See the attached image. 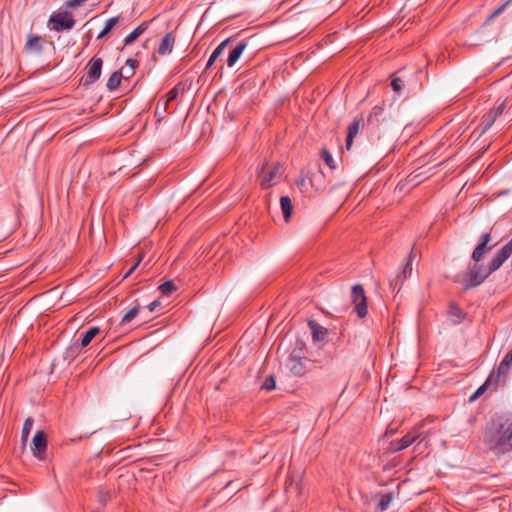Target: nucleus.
Listing matches in <instances>:
<instances>
[{
    "mask_svg": "<svg viewBox=\"0 0 512 512\" xmlns=\"http://www.w3.org/2000/svg\"><path fill=\"white\" fill-rule=\"evenodd\" d=\"M507 4H508V2L502 4L497 9H495L492 13H490L489 16L485 20V25L490 24L495 17H498L504 11Z\"/></svg>",
    "mask_w": 512,
    "mask_h": 512,
    "instance_id": "nucleus-33",
    "label": "nucleus"
},
{
    "mask_svg": "<svg viewBox=\"0 0 512 512\" xmlns=\"http://www.w3.org/2000/svg\"><path fill=\"white\" fill-rule=\"evenodd\" d=\"M384 112V105H376L370 111L367 122L368 124H378Z\"/></svg>",
    "mask_w": 512,
    "mask_h": 512,
    "instance_id": "nucleus-21",
    "label": "nucleus"
},
{
    "mask_svg": "<svg viewBox=\"0 0 512 512\" xmlns=\"http://www.w3.org/2000/svg\"><path fill=\"white\" fill-rule=\"evenodd\" d=\"M118 22H119L118 17H112V18L108 19L105 23L103 30L100 32V34L98 35L97 38L101 39V38L105 37L117 25Z\"/></svg>",
    "mask_w": 512,
    "mask_h": 512,
    "instance_id": "nucleus-27",
    "label": "nucleus"
},
{
    "mask_svg": "<svg viewBox=\"0 0 512 512\" xmlns=\"http://www.w3.org/2000/svg\"><path fill=\"white\" fill-rule=\"evenodd\" d=\"M47 450V435L44 431H37L32 440V453L39 460H45Z\"/></svg>",
    "mask_w": 512,
    "mask_h": 512,
    "instance_id": "nucleus-8",
    "label": "nucleus"
},
{
    "mask_svg": "<svg viewBox=\"0 0 512 512\" xmlns=\"http://www.w3.org/2000/svg\"><path fill=\"white\" fill-rule=\"evenodd\" d=\"M419 437L416 433H408L400 440H395L390 443V450L392 452L401 451L409 447Z\"/></svg>",
    "mask_w": 512,
    "mask_h": 512,
    "instance_id": "nucleus-12",
    "label": "nucleus"
},
{
    "mask_svg": "<svg viewBox=\"0 0 512 512\" xmlns=\"http://www.w3.org/2000/svg\"><path fill=\"white\" fill-rule=\"evenodd\" d=\"M472 258L475 261L473 267L468 269L460 279V282L463 284L464 289H470L480 284L479 274L480 267L478 266V262L480 261V243L475 247Z\"/></svg>",
    "mask_w": 512,
    "mask_h": 512,
    "instance_id": "nucleus-2",
    "label": "nucleus"
},
{
    "mask_svg": "<svg viewBox=\"0 0 512 512\" xmlns=\"http://www.w3.org/2000/svg\"><path fill=\"white\" fill-rule=\"evenodd\" d=\"M323 158H324V161L326 162V164L329 167H331V168L334 167V165H333V163H334L333 157H332V155L330 153H328V151H326V150L323 151Z\"/></svg>",
    "mask_w": 512,
    "mask_h": 512,
    "instance_id": "nucleus-36",
    "label": "nucleus"
},
{
    "mask_svg": "<svg viewBox=\"0 0 512 512\" xmlns=\"http://www.w3.org/2000/svg\"><path fill=\"white\" fill-rule=\"evenodd\" d=\"M275 385H276L275 378H274V376L270 375L264 380V382L262 384V388L267 391H270L275 388Z\"/></svg>",
    "mask_w": 512,
    "mask_h": 512,
    "instance_id": "nucleus-34",
    "label": "nucleus"
},
{
    "mask_svg": "<svg viewBox=\"0 0 512 512\" xmlns=\"http://www.w3.org/2000/svg\"><path fill=\"white\" fill-rule=\"evenodd\" d=\"M392 498L393 497H392L391 493L383 494L381 496V498H380L379 503H378L379 510L385 511L389 507V505H390V503L392 501Z\"/></svg>",
    "mask_w": 512,
    "mask_h": 512,
    "instance_id": "nucleus-31",
    "label": "nucleus"
},
{
    "mask_svg": "<svg viewBox=\"0 0 512 512\" xmlns=\"http://www.w3.org/2000/svg\"><path fill=\"white\" fill-rule=\"evenodd\" d=\"M33 423H34V421L31 417H29L25 420L23 429H22V441L23 442H26L28 440L29 434L33 427Z\"/></svg>",
    "mask_w": 512,
    "mask_h": 512,
    "instance_id": "nucleus-29",
    "label": "nucleus"
},
{
    "mask_svg": "<svg viewBox=\"0 0 512 512\" xmlns=\"http://www.w3.org/2000/svg\"><path fill=\"white\" fill-rule=\"evenodd\" d=\"M281 209L286 222L290 220L293 206L291 199L288 196H282L280 199Z\"/></svg>",
    "mask_w": 512,
    "mask_h": 512,
    "instance_id": "nucleus-22",
    "label": "nucleus"
},
{
    "mask_svg": "<svg viewBox=\"0 0 512 512\" xmlns=\"http://www.w3.org/2000/svg\"><path fill=\"white\" fill-rule=\"evenodd\" d=\"M177 287L173 281H166L159 286V290L163 295H170L176 291Z\"/></svg>",
    "mask_w": 512,
    "mask_h": 512,
    "instance_id": "nucleus-30",
    "label": "nucleus"
},
{
    "mask_svg": "<svg viewBox=\"0 0 512 512\" xmlns=\"http://www.w3.org/2000/svg\"><path fill=\"white\" fill-rule=\"evenodd\" d=\"M183 88L180 87V85H176L173 87L166 95L165 99L163 100V109L166 110L168 103L171 101H174L179 96L180 91H182Z\"/></svg>",
    "mask_w": 512,
    "mask_h": 512,
    "instance_id": "nucleus-25",
    "label": "nucleus"
},
{
    "mask_svg": "<svg viewBox=\"0 0 512 512\" xmlns=\"http://www.w3.org/2000/svg\"><path fill=\"white\" fill-rule=\"evenodd\" d=\"M505 381V377L499 374L497 371H492L487 377L484 383H482V394L487 390H496L502 382Z\"/></svg>",
    "mask_w": 512,
    "mask_h": 512,
    "instance_id": "nucleus-13",
    "label": "nucleus"
},
{
    "mask_svg": "<svg viewBox=\"0 0 512 512\" xmlns=\"http://www.w3.org/2000/svg\"><path fill=\"white\" fill-rule=\"evenodd\" d=\"M49 22L56 31L70 30L75 25L72 14L67 11L54 13Z\"/></svg>",
    "mask_w": 512,
    "mask_h": 512,
    "instance_id": "nucleus-5",
    "label": "nucleus"
},
{
    "mask_svg": "<svg viewBox=\"0 0 512 512\" xmlns=\"http://www.w3.org/2000/svg\"><path fill=\"white\" fill-rule=\"evenodd\" d=\"M139 306H135L131 308L122 318V323H129L132 321L139 313Z\"/></svg>",
    "mask_w": 512,
    "mask_h": 512,
    "instance_id": "nucleus-32",
    "label": "nucleus"
},
{
    "mask_svg": "<svg viewBox=\"0 0 512 512\" xmlns=\"http://www.w3.org/2000/svg\"><path fill=\"white\" fill-rule=\"evenodd\" d=\"M122 77V71H115L114 73H112L107 81V89L110 91H114L115 89H117L121 83Z\"/></svg>",
    "mask_w": 512,
    "mask_h": 512,
    "instance_id": "nucleus-24",
    "label": "nucleus"
},
{
    "mask_svg": "<svg viewBox=\"0 0 512 512\" xmlns=\"http://www.w3.org/2000/svg\"><path fill=\"white\" fill-rule=\"evenodd\" d=\"M309 327L314 341H322L328 334V331L325 327L321 326L320 324L314 321L309 322Z\"/></svg>",
    "mask_w": 512,
    "mask_h": 512,
    "instance_id": "nucleus-18",
    "label": "nucleus"
},
{
    "mask_svg": "<svg viewBox=\"0 0 512 512\" xmlns=\"http://www.w3.org/2000/svg\"><path fill=\"white\" fill-rule=\"evenodd\" d=\"M505 106V101H502L496 108H490V111L482 116V119H484V128L482 129V133L485 132L486 129L492 126V124L495 122L496 118L502 114Z\"/></svg>",
    "mask_w": 512,
    "mask_h": 512,
    "instance_id": "nucleus-14",
    "label": "nucleus"
},
{
    "mask_svg": "<svg viewBox=\"0 0 512 512\" xmlns=\"http://www.w3.org/2000/svg\"><path fill=\"white\" fill-rule=\"evenodd\" d=\"M149 22H142L137 28H135L129 35H127L124 39V44L126 46L132 44L138 37H140L148 28Z\"/></svg>",
    "mask_w": 512,
    "mask_h": 512,
    "instance_id": "nucleus-17",
    "label": "nucleus"
},
{
    "mask_svg": "<svg viewBox=\"0 0 512 512\" xmlns=\"http://www.w3.org/2000/svg\"><path fill=\"white\" fill-rule=\"evenodd\" d=\"M247 43L245 41H240L229 53L228 59H227V65L228 67H233L237 61L239 60L240 56L242 55L243 51L246 49Z\"/></svg>",
    "mask_w": 512,
    "mask_h": 512,
    "instance_id": "nucleus-15",
    "label": "nucleus"
},
{
    "mask_svg": "<svg viewBox=\"0 0 512 512\" xmlns=\"http://www.w3.org/2000/svg\"><path fill=\"white\" fill-rule=\"evenodd\" d=\"M141 259H139L129 270L128 272L125 274L124 278H127L128 276H130L134 270L137 268V266L139 265Z\"/></svg>",
    "mask_w": 512,
    "mask_h": 512,
    "instance_id": "nucleus-41",
    "label": "nucleus"
},
{
    "mask_svg": "<svg viewBox=\"0 0 512 512\" xmlns=\"http://www.w3.org/2000/svg\"><path fill=\"white\" fill-rule=\"evenodd\" d=\"M122 74H123V77L125 78H128L130 77L131 75L129 74V68H122Z\"/></svg>",
    "mask_w": 512,
    "mask_h": 512,
    "instance_id": "nucleus-43",
    "label": "nucleus"
},
{
    "mask_svg": "<svg viewBox=\"0 0 512 512\" xmlns=\"http://www.w3.org/2000/svg\"><path fill=\"white\" fill-rule=\"evenodd\" d=\"M86 0H69L66 2V6L69 8H76L82 5Z\"/></svg>",
    "mask_w": 512,
    "mask_h": 512,
    "instance_id": "nucleus-38",
    "label": "nucleus"
},
{
    "mask_svg": "<svg viewBox=\"0 0 512 512\" xmlns=\"http://www.w3.org/2000/svg\"><path fill=\"white\" fill-rule=\"evenodd\" d=\"M485 442L496 454L512 451V416L508 413L493 415L486 426Z\"/></svg>",
    "mask_w": 512,
    "mask_h": 512,
    "instance_id": "nucleus-1",
    "label": "nucleus"
},
{
    "mask_svg": "<svg viewBox=\"0 0 512 512\" xmlns=\"http://www.w3.org/2000/svg\"><path fill=\"white\" fill-rule=\"evenodd\" d=\"M27 51H41L40 38L35 35H30L25 45Z\"/></svg>",
    "mask_w": 512,
    "mask_h": 512,
    "instance_id": "nucleus-26",
    "label": "nucleus"
},
{
    "mask_svg": "<svg viewBox=\"0 0 512 512\" xmlns=\"http://www.w3.org/2000/svg\"><path fill=\"white\" fill-rule=\"evenodd\" d=\"M306 362L305 357H300L292 352L288 358L287 366L294 375L301 376L306 372Z\"/></svg>",
    "mask_w": 512,
    "mask_h": 512,
    "instance_id": "nucleus-10",
    "label": "nucleus"
},
{
    "mask_svg": "<svg viewBox=\"0 0 512 512\" xmlns=\"http://www.w3.org/2000/svg\"><path fill=\"white\" fill-rule=\"evenodd\" d=\"M351 300L355 306V311L359 318H364L367 313V298L364 292V288L361 284H356L351 290Z\"/></svg>",
    "mask_w": 512,
    "mask_h": 512,
    "instance_id": "nucleus-4",
    "label": "nucleus"
},
{
    "mask_svg": "<svg viewBox=\"0 0 512 512\" xmlns=\"http://www.w3.org/2000/svg\"><path fill=\"white\" fill-rule=\"evenodd\" d=\"M283 174V168L279 163L272 166L263 165L260 172V185L263 189H268L275 185Z\"/></svg>",
    "mask_w": 512,
    "mask_h": 512,
    "instance_id": "nucleus-3",
    "label": "nucleus"
},
{
    "mask_svg": "<svg viewBox=\"0 0 512 512\" xmlns=\"http://www.w3.org/2000/svg\"><path fill=\"white\" fill-rule=\"evenodd\" d=\"M93 512H98V511H93Z\"/></svg>",
    "mask_w": 512,
    "mask_h": 512,
    "instance_id": "nucleus-45",
    "label": "nucleus"
},
{
    "mask_svg": "<svg viewBox=\"0 0 512 512\" xmlns=\"http://www.w3.org/2000/svg\"><path fill=\"white\" fill-rule=\"evenodd\" d=\"M159 305L160 303L158 301H153L147 306V308L149 309L150 312H154Z\"/></svg>",
    "mask_w": 512,
    "mask_h": 512,
    "instance_id": "nucleus-42",
    "label": "nucleus"
},
{
    "mask_svg": "<svg viewBox=\"0 0 512 512\" xmlns=\"http://www.w3.org/2000/svg\"><path fill=\"white\" fill-rule=\"evenodd\" d=\"M126 65L128 66L127 68H129V74H130V75H133V74H134L135 67H136V60H134V59H128V60L126 61Z\"/></svg>",
    "mask_w": 512,
    "mask_h": 512,
    "instance_id": "nucleus-39",
    "label": "nucleus"
},
{
    "mask_svg": "<svg viewBox=\"0 0 512 512\" xmlns=\"http://www.w3.org/2000/svg\"><path fill=\"white\" fill-rule=\"evenodd\" d=\"M161 101L162 100H159L158 103H157V109L159 108L160 104H161Z\"/></svg>",
    "mask_w": 512,
    "mask_h": 512,
    "instance_id": "nucleus-44",
    "label": "nucleus"
},
{
    "mask_svg": "<svg viewBox=\"0 0 512 512\" xmlns=\"http://www.w3.org/2000/svg\"><path fill=\"white\" fill-rule=\"evenodd\" d=\"M512 364V351L507 353L497 368V372L506 377Z\"/></svg>",
    "mask_w": 512,
    "mask_h": 512,
    "instance_id": "nucleus-23",
    "label": "nucleus"
},
{
    "mask_svg": "<svg viewBox=\"0 0 512 512\" xmlns=\"http://www.w3.org/2000/svg\"><path fill=\"white\" fill-rule=\"evenodd\" d=\"M412 252L407 257L406 263L403 266L402 271L396 275L394 279L390 281V286L395 289H400L404 281L411 275L412 273Z\"/></svg>",
    "mask_w": 512,
    "mask_h": 512,
    "instance_id": "nucleus-9",
    "label": "nucleus"
},
{
    "mask_svg": "<svg viewBox=\"0 0 512 512\" xmlns=\"http://www.w3.org/2000/svg\"><path fill=\"white\" fill-rule=\"evenodd\" d=\"M100 333V329L98 327L89 328L80 339V347L84 348L88 346L91 341Z\"/></svg>",
    "mask_w": 512,
    "mask_h": 512,
    "instance_id": "nucleus-20",
    "label": "nucleus"
},
{
    "mask_svg": "<svg viewBox=\"0 0 512 512\" xmlns=\"http://www.w3.org/2000/svg\"><path fill=\"white\" fill-rule=\"evenodd\" d=\"M391 86L397 93L401 92L402 90L401 80L399 78H394L391 82Z\"/></svg>",
    "mask_w": 512,
    "mask_h": 512,
    "instance_id": "nucleus-37",
    "label": "nucleus"
},
{
    "mask_svg": "<svg viewBox=\"0 0 512 512\" xmlns=\"http://www.w3.org/2000/svg\"><path fill=\"white\" fill-rule=\"evenodd\" d=\"M449 317L455 324L460 323L462 319V310L455 304L450 305Z\"/></svg>",
    "mask_w": 512,
    "mask_h": 512,
    "instance_id": "nucleus-28",
    "label": "nucleus"
},
{
    "mask_svg": "<svg viewBox=\"0 0 512 512\" xmlns=\"http://www.w3.org/2000/svg\"><path fill=\"white\" fill-rule=\"evenodd\" d=\"M480 397V388H478L469 398V402L472 403Z\"/></svg>",
    "mask_w": 512,
    "mask_h": 512,
    "instance_id": "nucleus-40",
    "label": "nucleus"
},
{
    "mask_svg": "<svg viewBox=\"0 0 512 512\" xmlns=\"http://www.w3.org/2000/svg\"><path fill=\"white\" fill-rule=\"evenodd\" d=\"M175 43V36L173 33H167L158 47V53L161 55H166L172 52Z\"/></svg>",
    "mask_w": 512,
    "mask_h": 512,
    "instance_id": "nucleus-16",
    "label": "nucleus"
},
{
    "mask_svg": "<svg viewBox=\"0 0 512 512\" xmlns=\"http://www.w3.org/2000/svg\"><path fill=\"white\" fill-rule=\"evenodd\" d=\"M364 125V118L362 116L356 117L348 126L346 137V148L349 150L352 147L353 139L358 134L361 127Z\"/></svg>",
    "mask_w": 512,
    "mask_h": 512,
    "instance_id": "nucleus-11",
    "label": "nucleus"
},
{
    "mask_svg": "<svg viewBox=\"0 0 512 512\" xmlns=\"http://www.w3.org/2000/svg\"><path fill=\"white\" fill-rule=\"evenodd\" d=\"M481 246H482V254L484 253L485 249H487V248L491 249L494 246V244L490 245V234H482Z\"/></svg>",
    "mask_w": 512,
    "mask_h": 512,
    "instance_id": "nucleus-35",
    "label": "nucleus"
},
{
    "mask_svg": "<svg viewBox=\"0 0 512 512\" xmlns=\"http://www.w3.org/2000/svg\"><path fill=\"white\" fill-rule=\"evenodd\" d=\"M229 42V39H226L224 41H222L215 49L214 51L212 52V54L210 55L209 59H208V62L206 64V70H208L209 68L212 67V65L215 63V61L222 55V53L224 52L227 44Z\"/></svg>",
    "mask_w": 512,
    "mask_h": 512,
    "instance_id": "nucleus-19",
    "label": "nucleus"
},
{
    "mask_svg": "<svg viewBox=\"0 0 512 512\" xmlns=\"http://www.w3.org/2000/svg\"><path fill=\"white\" fill-rule=\"evenodd\" d=\"M512 254V239L497 253V255L488 264V272L482 275V281L490 275L492 272L501 267Z\"/></svg>",
    "mask_w": 512,
    "mask_h": 512,
    "instance_id": "nucleus-7",
    "label": "nucleus"
},
{
    "mask_svg": "<svg viewBox=\"0 0 512 512\" xmlns=\"http://www.w3.org/2000/svg\"><path fill=\"white\" fill-rule=\"evenodd\" d=\"M103 66V60L99 57L94 56L86 65V77L83 80V84L91 85L95 83L101 76Z\"/></svg>",
    "mask_w": 512,
    "mask_h": 512,
    "instance_id": "nucleus-6",
    "label": "nucleus"
}]
</instances>
